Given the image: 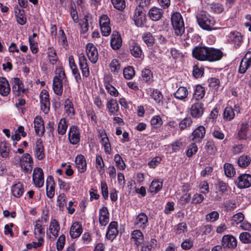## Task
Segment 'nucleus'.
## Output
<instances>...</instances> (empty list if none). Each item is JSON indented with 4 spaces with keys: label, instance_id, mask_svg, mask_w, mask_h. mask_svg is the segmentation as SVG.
Segmentation results:
<instances>
[{
    "label": "nucleus",
    "instance_id": "nucleus-16",
    "mask_svg": "<svg viewBox=\"0 0 251 251\" xmlns=\"http://www.w3.org/2000/svg\"><path fill=\"white\" fill-rule=\"evenodd\" d=\"M222 245L225 248L234 249L237 246V241L233 236L225 235L222 238Z\"/></svg>",
    "mask_w": 251,
    "mask_h": 251
},
{
    "label": "nucleus",
    "instance_id": "nucleus-44",
    "mask_svg": "<svg viewBox=\"0 0 251 251\" xmlns=\"http://www.w3.org/2000/svg\"><path fill=\"white\" fill-rule=\"evenodd\" d=\"M37 34L33 33L32 36H29L28 41L31 51L33 53H36L38 51L37 44L34 40V38L37 36Z\"/></svg>",
    "mask_w": 251,
    "mask_h": 251
},
{
    "label": "nucleus",
    "instance_id": "nucleus-63",
    "mask_svg": "<svg viewBox=\"0 0 251 251\" xmlns=\"http://www.w3.org/2000/svg\"><path fill=\"white\" fill-rule=\"evenodd\" d=\"M65 243V236L64 234L61 235L56 243L57 250L58 251H61L64 246Z\"/></svg>",
    "mask_w": 251,
    "mask_h": 251
},
{
    "label": "nucleus",
    "instance_id": "nucleus-34",
    "mask_svg": "<svg viewBox=\"0 0 251 251\" xmlns=\"http://www.w3.org/2000/svg\"><path fill=\"white\" fill-rule=\"evenodd\" d=\"M50 233L54 236L57 237L60 230V225L55 219L51 220L49 226Z\"/></svg>",
    "mask_w": 251,
    "mask_h": 251
},
{
    "label": "nucleus",
    "instance_id": "nucleus-33",
    "mask_svg": "<svg viewBox=\"0 0 251 251\" xmlns=\"http://www.w3.org/2000/svg\"><path fill=\"white\" fill-rule=\"evenodd\" d=\"M230 41L235 46H239L242 42V36L238 32H231L229 36Z\"/></svg>",
    "mask_w": 251,
    "mask_h": 251
},
{
    "label": "nucleus",
    "instance_id": "nucleus-61",
    "mask_svg": "<svg viewBox=\"0 0 251 251\" xmlns=\"http://www.w3.org/2000/svg\"><path fill=\"white\" fill-rule=\"evenodd\" d=\"M210 9L212 11L216 13H220L224 9L222 4L219 3H212L210 5Z\"/></svg>",
    "mask_w": 251,
    "mask_h": 251
},
{
    "label": "nucleus",
    "instance_id": "nucleus-62",
    "mask_svg": "<svg viewBox=\"0 0 251 251\" xmlns=\"http://www.w3.org/2000/svg\"><path fill=\"white\" fill-rule=\"evenodd\" d=\"M192 123V120L190 117L185 118L179 123V127L180 129L183 130L187 126H190Z\"/></svg>",
    "mask_w": 251,
    "mask_h": 251
},
{
    "label": "nucleus",
    "instance_id": "nucleus-28",
    "mask_svg": "<svg viewBox=\"0 0 251 251\" xmlns=\"http://www.w3.org/2000/svg\"><path fill=\"white\" fill-rule=\"evenodd\" d=\"M69 66L72 70L75 79L77 82H79L81 80V76L73 55H70L69 57Z\"/></svg>",
    "mask_w": 251,
    "mask_h": 251
},
{
    "label": "nucleus",
    "instance_id": "nucleus-19",
    "mask_svg": "<svg viewBox=\"0 0 251 251\" xmlns=\"http://www.w3.org/2000/svg\"><path fill=\"white\" fill-rule=\"evenodd\" d=\"M118 224L117 222L113 221L109 224L106 231V237L107 239L113 240L118 234L117 229Z\"/></svg>",
    "mask_w": 251,
    "mask_h": 251
},
{
    "label": "nucleus",
    "instance_id": "nucleus-47",
    "mask_svg": "<svg viewBox=\"0 0 251 251\" xmlns=\"http://www.w3.org/2000/svg\"><path fill=\"white\" fill-rule=\"evenodd\" d=\"M225 174L227 177H231L235 174V170L233 165L229 163H226L224 166Z\"/></svg>",
    "mask_w": 251,
    "mask_h": 251
},
{
    "label": "nucleus",
    "instance_id": "nucleus-26",
    "mask_svg": "<svg viewBox=\"0 0 251 251\" xmlns=\"http://www.w3.org/2000/svg\"><path fill=\"white\" fill-rule=\"evenodd\" d=\"M163 15V10L156 7L151 8L149 11V16L153 21H157L160 20Z\"/></svg>",
    "mask_w": 251,
    "mask_h": 251
},
{
    "label": "nucleus",
    "instance_id": "nucleus-37",
    "mask_svg": "<svg viewBox=\"0 0 251 251\" xmlns=\"http://www.w3.org/2000/svg\"><path fill=\"white\" fill-rule=\"evenodd\" d=\"M251 162V157L248 155H242L240 156L238 160V165L242 168H246L248 166Z\"/></svg>",
    "mask_w": 251,
    "mask_h": 251
},
{
    "label": "nucleus",
    "instance_id": "nucleus-9",
    "mask_svg": "<svg viewBox=\"0 0 251 251\" xmlns=\"http://www.w3.org/2000/svg\"><path fill=\"white\" fill-rule=\"evenodd\" d=\"M33 180L36 187H41L44 182V173L42 169L39 167H36L33 170Z\"/></svg>",
    "mask_w": 251,
    "mask_h": 251
},
{
    "label": "nucleus",
    "instance_id": "nucleus-48",
    "mask_svg": "<svg viewBox=\"0 0 251 251\" xmlns=\"http://www.w3.org/2000/svg\"><path fill=\"white\" fill-rule=\"evenodd\" d=\"M57 202L59 210L63 211L67 204L65 195L64 194H60L57 197Z\"/></svg>",
    "mask_w": 251,
    "mask_h": 251
},
{
    "label": "nucleus",
    "instance_id": "nucleus-7",
    "mask_svg": "<svg viewBox=\"0 0 251 251\" xmlns=\"http://www.w3.org/2000/svg\"><path fill=\"white\" fill-rule=\"evenodd\" d=\"M86 51L89 60L93 64L96 63L99 58V53L96 46L91 43H89L86 46Z\"/></svg>",
    "mask_w": 251,
    "mask_h": 251
},
{
    "label": "nucleus",
    "instance_id": "nucleus-39",
    "mask_svg": "<svg viewBox=\"0 0 251 251\" xmlns=\"http://www.w3.org/2000/svg\"><path fill=\"white\" fill-rule=\"evenodd\" d=\"M234 116L235 113L233 109L230 106L226 107L224 111V119L227 121H230L234 118Z\"/></svg>",
    "mask_w": 251,
    "mask_h": 251
},
{
    "label": "nucleus",
    "instance_id": "nucleus-32",
    "mask_svg": "<svg viewBox=\"0 0 251 251\" xmlns=\"http://www.w3.org/2000/svg\"><path fill=\"white\" fill-rule=\"evenodd\" d=\"M75 163L79 172L83 173L86 170V163L85 158L82 155H78L76 157Z\"/></svg>",
    "mask_w": 251,
    "mask_h": 251
},
{
    "label": "nucleus",
    "instance_id": "nucleus-54",
    "mask_svg": "<svg viewBox=\"0 0 251 251\" xmlns=\"http://www.w3.org/2000/svg\"><path fill=\"white\" fill-rule=\"evenodd\" d=\"M240 240L244 244H250L251 243V234L247 232H243L239 235Z\"/></svg>",
    "mask_w": 251,
    "mask_h": 251
},
{
    "label": "nucleus",
    "instance_id": "nucleus-31",
    "mask_svg": "<svg viewBox=\"0 0 251 251\" xmlns=\"http://www.w3.org/2000/svg\"><path fill=\"white\" fill-rule=\"evenodd\" d=\"M14 11L17 22L21 25H24L26 22V18L24 10L15 7Z\"/></svg>",
    "mask_w": 251,
    "mask_h": 251
},
{
    "label": "nucleus",
    "instance_id": "nucleus-64",
    "mask_svg": "<svg viewBox=\"0 0 251 251\" xmlns=\"http://www.w3.org/2000/svg\"><path fill=\"white\" fill-rule=\"evenodd\" d=\"M198 151L197 146L195 143L190 145L186 151V155L188 157H191L193 154H195Z\"/></svg>",
    "mask_w": 251,
    "mask_h": 251
},
{
    "label": "nucleus",
    "instance_id": "nucleus-23",
    "mask_svg": "<svg viewBox=\"0 0 251 251\" xmlns=\"http://www.w3.org/2000/svg\"><path fill=\"white\" fill-rule=\"evenodd\" d=\"M122 41L120 34L114 31L111 37L110 45L113 50H118L122 46Z\"/></svg>",
    "mask_w": 251,
    "mask_h": 251
},
{
    "label": "nucleus",
    "instance_id": "nucleus-40",
    "mask_svg": "<svg viewBox=\"0 0 251 251\" xmlns=\"http://www.w3.org/2000/svg\"><path fill=\"white\" fill-rule=\"evenodd\" d=\"M10 151L9 146L5 142L0 143V153L3 158H7L9 156Z\"/></svg>",
    "mask_w": 251,
    "mask_h": 251
},
{
    "label": "nucleus",
    "instance_id": "nucleus-36",
    "mask_svg": "<svg viewBox=\"0 0 251 251\" xmlns=\"http://www.w3.org/2000/svg\"><path fill=\"white\" fill-rule=\"evenodd\" d=\"M205 93V88L201 85H197L195 87L193 97L196 100H200L204 97Z\"/></svg>",
    "mask_w": 251,
    "mask_h": 251
},
{
    "label": "nucleus",
    "instance_id": "nucleus-22",
    "mask_svg": "<svg viewBox=\"0 0 251 251\" xmlns=\"http://www.w3.org/2000/svg\"><path fill=\"white\" fill-rule=\"evenodd\" d=\"M131 240L136 247L138 248L144 241V235L139 229H135L131 233Z\"/></svg>",
    "mask_w": 251,
    "mask_h": 251
},
{
    "label": "nucleus",
    "instance_id": "nucleus-55",
    "mask_svg": "<svg viewBox=\"0 0 251 251\" xmlns=\"http://www.w3.org/2000/svg\"><path fill=\"white\" fill-rule=\"evenodd\" d=\"M219 217V214L218 212L213 211L206 215L205 219L207 222H214L218 220Z\"/></svg>",
    "mask_w": 251,
    "mask_h": 251
},
{
    "label": "nucleus",
    "instance_id": "nucleus-60",
    "mask_svg": "<svg viewBox=\"0 0 251 251\" xmlns=\"http://www.w3.org/2000/svg\"><path fill=\"white\" fill-rule=\"evenodd\" d=\"M115 8L119 10H123L126 7L125 0H111Z\"/></svg>",
    "mask_w": 251,
    "mask_h": 251
},
{
    "label": "nucleus",
    "instance_id": "nucleus-43",
    "mask_svg": "<svg viewBox=\"0 0 251 251\" xmlns=\"http://www.w3.org/2000/svg\"><path fill=\"white\" fill-rule=\"evenodd\" d=\"M142 39L148 46H152L154 44V37L149 32L144 33L142 35Z\"/></svg>",
    "mask_w": 251,
    "mask_h": 251
},
{
    "label": "nucleus",
    "instance_id": "nucleus-38",
    "mask_svg": "<svg viewBox=\"0 0 251 251\" xmlns=\"http://www.w3.org/2000/svg\"><path fill=\"white\" fill-rule=\"evenodd\" d=\"M131 54L135 57H140L142 54V50L138 44L132 43L129 47Z\"/></svg>",
    "mask_w": 251,
    "mask_h": 251
},
{
    "label": "nucleus",
    "instance_id": "nucleus-49",
    "mask_svg": "<svg viewBox=\"0 0 251 251\" xmlns=\"http://www.w3.org/2000/svg\"><path fill=\"white\" fill-rule=\"evenodd\" d=\"M244 215L241 212L234 214L232 217V225L237 226L239 225L244 219Z\"/></svg>",
    "mask_w": 251,
    "mask_h": 251
},
{
    "label": "nucleus",
    "instance_id": "nucleus-29",
    "mask_svg": "<svg viewBox=\"0 0 251 251\" xmlns=\"http://www.w3.org/2000/svg\"><path fill=\"white\" fill-rule=\"evenodd\" d=\"M205 129L204 126H201L196 128L193 132L192 140L194 142H200L204 136Z\"/></svg>",
    "mask_w": 251,
    "mask_h": 251
},
{
    "label": "nucleus",
    "instance_id": "nucleus-27",
    "mask_svg": "<svg viewBox=\"0 0 251 251\" xmlns=\"http://www.w3.org/2000/svg\"><path fill=\"white\" fill-rule=\"evenodd\" d=\"M10 92V87L8 80L4 77H0V94L7 96Z\"/></svg>",
    "mask_w": 251,
    "mask_h": 251
},
{
    "label": "nucleus",
    "instance_id": "nucleus-15",
    "mask_svg": "<svg viewBox=\"0 0 251 251\" xmlns=\"http://www.w3.org/2000/svg\"><path fill=\"white\" fill-rule=\"evenodd\" d=\"M11 82L12 84V91L15 95L19 96L21 92L25 93L27 91L26 89L23 88L24 84L19 78H12Z\"/></svg>",
    "mask_w": 251,
    "mask_h": 251
},
{
    "label": "nucleus",
    "instance_id": "nucleus-51",
    "mask_svg": "<svg viewBox=\"0 0 251 251\" xmlns=\"http://www.w3.org/2000/svg\"><path fill=\"white\" fill-rule=\"evenodd\" d=\"M123 74L126 79H130L135 75V71L132 66H128L123 70Z\"/></svg>",
    "mask_w": 251,
    "mask_h": 251
},
{
    "label": "nucleus",
    "instance_id": "nucleus-35",
    "mask_svg": "<svg viewBox=\"0 0 251 251\" xmlns=\"http://www.w3.org/2000/svg\"><path fill=\"white\" fill-rule=\"evenodd\" d=\"M188 92L185 87H180L174 93V97L179 100H185L187 97Z\"/></svg>",
    "mask_w": 251,
    "mask_h": 251
},
{
    "label": "nucleus",
    "instance_id": "nucleus-20",
    "mask_svg": "<svg viewBox=\"0 0 251 251\" xmlns=\"http://www.w3.org/2000/svg\"><path fill=\"white\" fill-rule=\"evenodd\" d=\"M99 220L100 224L102 226H105L109 222V213L106 207L103 206L100 209Z\"/></svg>",
    "mask_w": 251,
    "mask_h": 251
},
{
    "label": "nucleus",
    "instance_id": "nucleus-45",
    "mask_svg": "<svg viewBox=\"0 0 251 251\" xmlns=\"http://www.w3.org/2000/svg\"><path fill=\"white\" fill-rule=\"evenodd\" d=\"M204 149L207 152L210 154L215 153L217 151L215 144L212 140H209L206 142Z\"/></svg>",
    "mask_w": 251,
    "mask_h": 251
},
{
    "label": "nucleus",
    "instance_id": "nucleus-11",
    "mask_svg": "<svg viewBox=\"0 0 251 251\" xmlns=\"http://www.w3.org/2000/svg\"><path fill=\"white\" fill-rule=\"evenodd\" d=\"M204 104L202 102L197 101L191 105L190 114L193 118H199L204 112Z\"/></svg>",
    "mask_w": 251,
    "mask_h": 251
},
{
    "label": "nucleus",
    "instance_id": "nucleus-5",
    "mask_svg": "<svg viewBox=\"0 0 251 251\" xmlns=\"http://www.w3.org/2000/svg\"><path fill=\"white\" fill-rule=\"evenodd\" d=\"M133 20L137 26L143 27L147 22L145 9L141 7H136L133 16Z\"/></svg>",
    "mask_w": 251,
    "mask_h": 251
},
{
    "label": "nucleus",
    "instance_id": "nucleus-12",
    "mask_svg": "<svg viewBox=\"0 0 251 251\" xmlns=\"http://www.w3.org/2000/svg\"><path fill=\"white\" fill-rule=\"evenodd\" d=\"M79 130L76 126H72L69 130L68 138L71 144L76 145L80 141Z\"/></svg>",
    "mask_w": 251,
    "mask_h": 251
},
{
    "label": "nucleus",
    "instance_id": "nucleus-14",
    "mask_svg": "<svg viewBox=\"0 0 251 251\" xmlns=\"http://www.w3.org/2000/svg\"><path fill=\"white\" fill-rule=\"evenodd\" d=\"M235 182L239 188H248L251 186V175L246 174L240 175Z\"/></svg>",
    "mask_w": 251,
    "mask_h": 251
},
{
    "label": "nucleus",
    "instance_id": "nucleus-21",
    "mask_svg": "<svg viewBox=\"0 0 251 251\" xmlns=\"http://www.w3.org/2000/svg\"><path fill=\"white\" fill-rule=\"evenodd\" d=\"M34 128L36 134L42 137L45 132L43 120L41 117L36 116L34 120Z\"/></svg>",
    "mask_w": 251,
    "mask_h": 251
},
{
    "label": "nucleus",
    "instance_id": "nucleus-6",
    "mask_svg": "<svg viewBox=\"0 0 251 251\" xmlns=\"http://www.w3.org/2000/svg\"><path fill=\"white\" fill-rule=\"evenodd\" d=\"M208 47L197 46L195 47L192 50L194 57L200 61H207Z\"/></svg>",
    "mask_w": 251,
    "mask_h": 251
},
{
    "label": "nucleus",
    "instance_id": "nucleus-42",
    "mask_svg": "<svg viewBox=\"0 0 251 251\" xmlns=\"http://www.w3.org/2000/svg\"><path fill=\"white\" fill-rule=\"evenodd\" d=\"M47 54L50 63L52 65L55 64L58 60L55 50L52 48L50 47L48 48V52Z\"/></svg>",
    "mask_w": 251,
    "mask_h": 251
},
{
    "label": "nucleus",
    "instance_id": "nucleus-1",
    "mask_svg": "<svg viewBox=\"0 0 251 251\" xmlns=\"http://www.w3.org/2000/svg\"><path fill=\"white\" fill-rule=\"evenodd\" d=\"M56 75L53 79V89L57 96H61L63 93V83L66 81V76L63 68H59L56 70Z\"/></svg>",
    "mask_w": 251,
    "mask_h": 251
},
{
    "label": "nucleus",
    "instance_id": "nucleus-8",
    "mask_svg": "<svg viewBox=\"0 0 251 251\" xmlns=\"http://www.w3.org/2000/svg\"><path fill=\"white\" fill-rule=\"evenodd\" d=\"M41 108L45 113H49L50 108V101L48 92L46 90H43L40 95Z\"/></svg>",
    "mask_w": 251,
    "mask_h": 251
},
{
    "label": "nucleus",
    "instance_id": "nucleus-58",
    "mask_svg": "<svg viewBox=\"0 0 251 251\" xmlns=\"http://www.w3.org/2000/svg\"><path fill=\"white\" fill-rule=\"evenodd\" d=\"M104 86L110 95L114 97H117L118 96L119 93L117 89L110 83L108 82H105Z\"/></svg>",
    "mask_w": 251,
    "mask_h": 251
},
{
    "label": "nucleus",
    "instance_id": "nucleus-24",
    "mask_svg": "<svg viewBox=\"0 0 251 251\" xmlns=\"http://www.w3.org/2000/svg\"><path fill=\"white\" fill-rule=\"evenodd\" d=\"M82 227L79 222H75L74 223L70 230V235L72 238H76L79 237L82 232Z\"/></svg>",
    "mask_w": 251,
    "mask_h": 251
},
{
    "label": "nucleus",
    "instance_id": "nucleus-25",
    "mask_svg": "<svg viewBox=\"0 0 251 251\" xmlns=\"http://www.w3.org/2000/svg\"><path fill=\"white\" fill-rule=\"evenodd\" d=\"M35 153L36 157L39 160H42L45 157L44 146L42 140L40 138L36 141Z\"/></svg>",
    "mask_w": 251,
    "mask_h": 251
},
{
    "label": "nucleus",
    "instance_id": "nucleus-41",
    "mask_svg": "<svg viewBox=\"0 0 251 251\" xmlns=\"http://www.w3.org/2000/svg\"><path fill=\"white\" fill-rule=\"evenodd\" d=\"M68 127L67 120L65 118L61 119L58 125L57 131L60 135H63L65 134Z\"/></svg>",
    "mask_w": 251,
    "mask_h": 251
},
{
    "label": "nucleus",
    "instance_id": "nucleus-52",
    "mask_svg": "<svg viewBox=\"0 0 251 251\" xmlns=\"http://www.w3.org/2000/svg\"><path fill=\"white\" fill-rule=\"evenodd\" d=\"M64 107L66 113L68 115L73 116L75 115L74 108L72 101L69 99H67L65 101Z\"/></svg>",
    "mask_w": 251,
    "mask_h": 251
},
{
    "label": "nucleus",
    "instance_id": "nucleus-30",
    "mask_svg": "<svg viewBox=\"0 0 251 251\" xmlns=\"http://www.w3.org/2000/svg\"><path fill=\"white\" fill-rule=\"evenodd\" d=\"M106 107L109 112L114 115H117L119 111V107L116 100L111 99L106 103Z\"/></svg>",
    "mask_w": 251,
    "mask_h": 251
},
{
    "label": "nucleus",
    "instance_id": "nucleus-53",
    "mask_svg": "<svg viewBox=\"0 0 251 251\" xmlns=\"http://www.w3.org/2000/svg\"><path fill=\"white\" fill-rule=\"evenodd\" d=\"M143 80L148 83H151L152 81V74L149 69H144L142 72Z\"/></svg>",
    "mask_w": 251,
    "mask_h": 251
},
{
    "label": "nucleus",
    "instance_id": "nucleus-56",
    "mask_svg": "<svg viewBox=\"0 0 251 251\" xmlns=\"http://www.w3.org/2000/svg\"><path fill=\"white\" fill-rule=\"evenodd\" d=\"M110 69L112 72L118 73L121 69L120 64L116 59H113L110 64Z\"/></svg>",
    "mask_w": 251,
    "mask_h": 251
},
{
    "label": "nucleus",
    "instance_id": "nucleus-10",
    "mask_svg": "<svg viewBox=\"0 0 251 251\" xmlns=\"http://www.w3.org/2000/svg\"><path fill=\"white\" fill-rule=\"evenodd\" d=\"M251 66V51H248L241 60L238 70L240 74H245Z\"/></svg>",
    "mask_w": 251,
    "mask_h": 251
},
{
    "label": "nucleus",
    "instance_id": "nucleus-18",
    "mask_svg": "<svg viewBox=\"0 0 251 251\" xmlns=\"http://www.w3.org/2000/svg\"><path fill=\"white\" fill-rule=\"evenodd\" d=\"M134 225L139 228L145 229L149 225L148 218L147 215L143 212L139 213L136 217Z\"/></svg>",
    "mask_w": 251,
    "mask_h": 251
},
{
    "label": "nucleus",
    "instance_id": "nucleus-3",
    "mask_svg": "<svg viewBox=\"0 0 251 251\" xmlns=\"http://www.w3.org/2000/svg\"><path fill=\"white\" fill-rule=\"evenodd\" d=\"M196 18L198 25L203 29L210 31L214 29L213 26L215 22L212 17L206 14H199Z\"/></svg>",
    "mask_w": 251,
    "mask_h": 251
},
{
    "label": "nucleus",
    "instance_id": "nucleus-2",
    "mask_svg": "<svg viewBox=\"0 0 251 251\" xmlns=\"http://www.w3.org/2000/svg\"><path fill=\"white\" fill-rule=\"evenodd\" d=\"M171 23L175 34L176 36L182 35L184 32L185 27L183 18L179 12L172 14Z\"/></svg>",
    "mask_w": 251,
    "mask_h": 251
},
{
    "label": "nucleus",
    "instance_id": "nucleus-13",
    "mask_svg": "<svg viewBox=\"0 0 251 251\" xmlns=\"http://www.w3.org/2000/svg\"><path fill=\"white\" fill-rule=\"evenodd\" d=\"M79 65L81 71L82 75L87 77L90 75L89 68L87 63V58L84 53H81L78 55Z\"/></svg>",
    "mask_w": 251,
    "mask_h": 251
},
{
    "label": "nucleus",
    "instance_id": "nucleus-4",
    "mask_svg": "<svg viewBox=\"0 0 251 251\" xmlns=\"http://www.w3.org/2000/svg\"><path fill=\"white\" fill-rule=\"evenodd\" d=\"M15 159L20 160L21 168L25 173L29 174L31 172L33 162L32 157L29 154L25 153L22 157L17 155L15 157Z\"/></svg>",
    "mask_w": 251,
    "mask_h": 251
},
{
    "label": "nucleus",
    "instance_id": "nucleus-57",
    "mask_svg": "<svg viewBox=\"0 0 251 251\" xmlns=\"http://www.w3.org/2000/svg\"><path fill=\"white\" fill-rule=\"evenodd\" d=\"M114 161L117 166L121 170H124L126 168V164L122 158L119 154H116L114 156Z\"/></svg>",
    "mask_w": 251,
    "mask_h": 251
},
{
    "label": "nucleus",
    "instance_id": "nucleus-50",
    "mask_svg": "<svg viewBox=\"0 0 251 251\" xmlns=\"http://www.w3.org/2000/svg\"><path fill=\"white\" fill-rule=\"evenodd\" d=\"M34 234L37 237H42L44 238L45 236L44 228L42 226L38 223H36L34 226Z\"/></svg>",
    "mask_w": 251,
    "mask_h": 251
},
{
    "label": "nucleus",
    "instance_id": "nucleus-59",
    "mask_svg": "<svg viewBox=\"0 0 251 251\" xmlns=\"http://www.w3.org/2000/svg\"><path fill=\"white\" fill-rule=\"evenodd\" d=\"M204 73V69L199 67L198 65H195L193 67V75L195 78L201 77Z\"/></svg>",
    "mask_w": 251,
    "mask_h": 251
},
{
    "label": "nucleus",
    "instance_id": "nucleus-46",
    "mask_svg": "<svg viewBox=\"0 0 251 251\" xmlns=\"http://www.w3.org/2000/svg\"><path fill=\"white\" fill-rule=\"evenodd\" d=\"M150 96L158 103L162 102L163 98L161 92L157 89H153L150 94Z\"/></svg>",
    "mask_w": 251,
    "mask_h": 251
},
{
    "label": "nucleus",
    "instance_id": "nucleus-17",
    "mask_svg": "<svg viewBox=\"0 0 251 251\" xmlns=\"http://www.w3.org/2000/svg\"><path fill=\"white\" fill-rule=\"evenodd\" d=\"M207 61L213 62L220 60L223 56V52L218 49L213 48H208Z\"/></svg>",
    "mask_w": 251,
    "mask_h": 251
}]
</instances>
